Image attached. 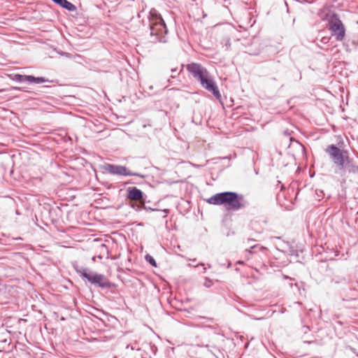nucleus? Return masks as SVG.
Instances as JSON below:
<instances>
[{"label": "nucleus", "instance_id": "31", "mask_svg": "<svg viewBox=\"0 0 358 358\" xmlns=\"http://www.w3.org/2000/svg\"><path fill=\"white\" fill-rule=\"evenodd\" d=\"M284 134H285V136H289V131L288 129L285 130V131H284Z\"/></svg>", "mask_w": 358, "mask_h": 358}, {"label": "nucleus", "instance_id": "6", "mask_svg": "<svg viewBox=\"0 0 358 358\" xmlns=\"http://www.w3.org/2000/svg\"><path fill=\"white\" fill-rule=\"evenodd\" d=\"M327 27L331 36L334 37L336 41H343L345 38L346 29L339 15L334 12L331 13L327 15Z\"/></svg>", "mask_w": 358, "mask_h": 358}, {"label": "nucleus", "instance_id": "7", "mask_svg": "<svg viewBox=\"0 0 358 358\" xmlns=\"http://www.w3.org/2000/svg\"><path fill=\"white\" fill-rule=\"evenodd\" d=\"M100 169L106 171L111 175H117L120 176H136L141 178H145L146 176L140 173L133 172L128 167L124 165L103 163L100 166Z\"/></svg>", "mask_w": 358, "mask_h": 358}, {"label": "nucleus", "instance_id": "9", "mask_svg": "<svg viewBox=\"0 0 358 358\" xmlns=\"http://www.w3.org/2000/svg\"><path fill=\"white\" fill-rule=\"evenodd\" d=\"M125 199L127 200L145 202L147 196L141 189L135 186H132L126 189Z\"/></svg>", "mask_w": 358, "mask_h": 358}, {"label": "nucleus", "instance_id": "44", "mask_svg": "<svg viewBox=\"0 0 358 358\" xmlns=\"http://www.w3.org/2000/svg\"><path fill=\"white\" fill-rule=\"evenodd\" d=\"M16 214H17V215H19V214H20V213L18 212V210H16Z\"/></svg>", "mask_w": 358, "mask_h": 358}, {"label": "nucleus", "instance_id": "25", "mask_svg": "<svg viewBox=\"0 0 358 358\" xmlns=\"http://www.w3.org/2000/svg\"><path fill=\"white\" fill-rule=\"evenodd\" d=\"M202 327L206 328V329H209L211 330H215L217 329V327L214 326V325H203Z\"/></svg>", "mask_w": 358, "mask_h": 358}, {"label": "nucleus", "instance_id": "39", "mask_svg": "<svg viewBox=\"0 0 358 358\" xmlns=\"http://www.w3.org/2000/svg\"><path fill=\"white\" fill-rule=\"evenodd\" d=\"M49 87H50V86H49V85H44V86L41 87V88H43V89L49 88Z\"/></svg>", "mask_w": 358, "mask_h": 358}, {"label": "nucleus", "instance_id": "19", "mask_svg": "<svg viewBox=\"0 0 358 358\" xmlns=\"http://www.w3.org/2000/svg\"><path fill=\"white\" fill-rule=\"evenodd\" d=\"M125 350H127V353H128L129 350H131V351L140 350V348L138 347H137L136 344H128L126 346Z\"/></svg>", "mask_w": 358, "mask_h": 358}, {"label": "nucleus", "instance_id": "15", "mask_svg": "<svg viewBox=\"0 0 358 358\" xmlns=\"http://www.w3.org/2000/svg\"><path fill=\"white\" fill-rule=\"evenodd\" d=\"M99 313H100L103 317L106 320V323L107 322H111L112 320H116V317L115 316H113L107 313H106L103 310H96Z\"/></svg>", "mask_w": 358, "mask_h": 358}, {"label": "nucleus", "instance_id": "49", "mask_svg": "<svg viewBox=\"0 0 358 358\" xmlns=\"http://www.w3.org/2000/svg\"><path fill=\"white\" fill-rule=\"evenodd\" d=\"M357 355L358 356V353L357 354Z\"/></svg>", "mask_w": 358, "mask_h": 358}, {"label": "nucleus", "instance_id": "12", "mask_svg": "<svg viewBox=\"0 0 358 358\" xmlns=\"http://www.w3.org/2000/svg\"><path fill=\"white\" fill-rule=\"evenodd\" d=\"M284 245H287L288 246L287 250L284 251L281 250L280 251L285 253L286 252L289 255L294 257L296 258V262H301V261L299 259V257L300 252L302 251L295 249L294 246L289 245V242H284Z\"/></svg>", "mask_w": 358, "mask_h": 358}, {"label": "nucleus", "instance_id": "43", "mask_svg": "<svg viewBox=\"0 0 358 358\" xmlns=\"http://www.w3.org/2000/svg\"><path fill=\"white\" fill-rule=\"evenodd\" d=\"M152 88H153V87H152V86H150V87H149V89H150V90H152Z\"/></svg>", "mask_w": 358, "mask_h": 358}, {"label": "nucleus", "instance_id": "11", "mask_svg": "<svg viewBox=\"0 0 358 358\" xmlns=\"http://www.w3.org/2000/svg\"><path fill=\"white\" fill-rule=\"evenodd\" d=\"M343 166L340 171L358 176V166L355 163L352 158L350 157L349 162H346Z\"/></svg>", "mask_w": 358, "mask_h": 358}, {"label": "nucleus", "instance_id": "4", "mask_svg": "<svg viewBox=\"0 0 358 358\" xmlns=\"http://www.w3.org/2000/svg\"><path fill=\"white\" fill-rule=\"evenodd\" d=\"M150 31V42L166 43L168 29L162 15L155 8H152L148 15Z\"/></svg>", "mask_w": 358, "mask_h": 358}, {"label": "nucleus", "instance_id": "8", "mask_svg": "<svg viewBox=\"0 0 358 358\" xmlns=\"http://www.w3.org/2000/svg\"><path fill=\"white\" fill-rule=\"evenodd\" d=\"M6 76L11 80L15 81L20 84L27 83L28 85L41 84L45 83H52L53 80H50L43 76H35L34 75H25L18 73H8Z\"/></svg>", "mask_w": 358, "mask_h": 358}, {"label": "nucleus", "instance_id": "10", "mask_svg": "<svg viewBox=\"0 0 358 358\" xmlns=\"http://www.w3.org/2000/svg\"><path fill=\"white\" fill-rule=\"evenodd\" d=\"M42 213H48L51 222L54 223L56 222L61 216L62 210L59 207H52L50 205H47L43 207Z\"/></svg>", "mask_w": 358, "mask_h": 358}, {"label": "nucleus", "instance_id": "36", "mask_svg": "<svg viewBox=\"0 0 358 358\" xmlns=\"http://www.w3.org/2000/svg\"><path fill=\"white\" fill-rule=\"evenodd\" d=\"M303 328H305L304 333H306L307 330H310L309 327L308 326H304Z\"/></svg>", "mask_w": 358, "mask_h": 358}, {"label": "nucleus", "instance_id": "14", "mask_svg": "<svg viewBox=\"0 0 358 358\" xmlns=\"http://www.w3.org/2000/svg\"><path fill=\"white\" fill-rule=\"evenodd\" d=\"M144 258L146 262L148 263L150 266L155 268L157 267V263L155 258L151 255L146 254Z\"/></svg>", "mask_w": 358, "mask_h": 358}, {"label": "nucleus", "instance_id": "17", "mask_svg": "<svg viewBox=\"0 0 358 358\" xmlns=\"http://www.w3.org/2000/svg\"><path fill=\"white\" fill-rule=\"evenodd\" d=\"M55 50L56 51V52L58 55H59L61 56H63V57H65L69 58V59L73 58V55L69 52H64L61 50H57V49H55Z\"/></svg>", "mask_w": 358, "mask_h": 358}, {"label": "nucleus", "instance_id": "48", "mask_svg": "<svg viewBox=\"0 0 358 358\" xmlns=\"http://www.w3.org/2000/svg\"><path fill=\"white\" fill-rule=\"evenodd\" d=\"M111 293L115 294V291H111Z\"/></svg>", "mask_w": 358, "mask_h": 358}, {"label": "nucleus", "instance_id": "50", "mask_svg": "<svg viewBox=\"0 0 358 358\" xmlns=\"http://www.w3.org/2000/svg\"><path fill=\"white\" fill-rule=\"evenodd\" d=\"M357 24H358V21H357Z\"/></svg>", "mask_w": 358, "mask_h": 358}, {"label": "nucleus", "instance_id": "3", "mask_svg": "<svg viewBox=\"0 0 358 358\" xmlns=\"http://www.w3.org/2000/svg\"><path fill=\"white\" fill-rule=\"evenodd\" d=\"M73 268L83 280L94 287L101 289H116L117 287V285L110 281L104 274L92 271L88 268L78 264H74Z\"/></svg>", "mask_w": 358, "mask_h": 358}, {"label": "nucleus", "instance_id": "30", "mask_svg": "<svg viewBox=\"0 0 358 358\" xmlns=\"http://www.w3.org/2000/svg\"><path fill=\"white\" fill-rule=\"evenodd\" d=\"M236 264H239V265L244 264V262L242 260H238V262H236Z\"/></svg>", "mask_w": 358, "mask_h": 358}, {"label": "nucleus", "instance_id": "20", "mask_svg": "<svg viewBox=\"0 0 358 358\" xmlns=\"http://www.w3.org/2000/svg\"><path fill=\"white\" fill-rule=\"evenodd\" d=\"M203 285L206 287V288H210L213 285V280L209 278L208 277H206L205 278V282L203 283Z\"/></svg>", "mask_w": 358, "mask_h": 358}, {"label": "nucleus", "instance_id": "41", "mask_svg": "<svg viewBox=\"0 0 358 358\" xmlns=\"http://www.w3.org/2000/svg\"><path fill=\"white\" fill-rule=\"evenodd\" d=\"M15 240H22V238L20 236H19V237L16 238Z\"/></svg>", "mask_w": 358, "mask_h": 358}, {"label": "nucleus", "instance_id": "24", "mask_svg": "<svg viewBox=\"0 0 358 358\" xmlns=\"http://www.w3.org/2000/svg\"><path fill=\"white\" fill-rule=\"evenodd\" d=\"M127 185H140L139 182H135L132 180H129L124 182V185L126 186Z\"/></svg>", "mask_w": 358, "mask_h": 358}, {"label": "nucleus", "instance_id": "21", "mask_svg": "<svg viewBox=\"0 0 358 358\" xmlns=\"http://www.w3.org/2000/svg\"><path fill=\"white\" fill-rule=\"evenodd\" d=\"M130 206L134 210H136V212H140L142 210H143V206H140V205H138V204H132V205H130Z\"/></svg>", "mask_w": 358, "mask_h": 358}, {"label": "nucleus", "instance_id": "32", "mask_svg": "<svg viewBox=\"0 0 358 358\" xmlns=\"http://www.w3.org/2000/svg\"><path fill=\"white\" fill-rule=\"evenodd\" d=\"M177 71H178V69H177V68H173V69H171V71L172 73H176V72H177Z\"/></svg>", "mask_w": 358, "mask_h": 358}, {"label": "nucleus", "instance_id": "26", "mask_svg": "<svg viewBox=\"0 0 358 358\" xmlns=\"http://www.w3.org/2000/svg\"><path fill=\"white\" fill-rule=\"evenodd\" d=\"M200 317L202 319L206 320L208 321H210V322H213L215 320L213 317H206V316H200Z\"/></svg>", "mask_w": 358, "mask_h": 358}, {"label": "nucleus", "instance_id": "47", "mask_svg": "<svg viewBox=\"0 0 358 358\" xmlns=\"http://www.w3.org/2000/svg\"><path fill=\"white\" fill-rule=\"evenodd\" d=\"M146 202H148V203H149V202H150V201L146 199V201H145V203H146Z\"/></svg>", "mask_w": 358, "mask_h": 358}, {"label": "nucleus", "instance_id": "18", "mask_svg": "<svg viewBox=\"0 0 358 358\" xmlns=\"http://www.w3.org/2000/svg\"><path fill=\"white\" fill-rule=\"evenodd\" d=\"M8 91H12V90H15V91H19V92H27L28 90H27V87H17V86H12L10 87L8 90H7Z\"/></svg>", "mask_w": 358, "mask_h": 358}, {"label": "nucleus", "instance_id": "38", "mask_svg": "<svg viewBox=\"0 0 358 358\" xmlns=\"http://www.w3.org/2000/svg\"><path fill=\"white\" fill-rule=\"evenodd\" d=\"M231 262H228L227 265V268H229V267H231Z\"/></svg>", "mask_w": 358, "mask_h": 358}, {"label": "nucleus", "instance_id": "2", "mask_svg": "<svg viewBox=\"0 0 358 358\" xmlns=\"http://www.w3.org/2000/svg\"><path fill=\"white\" fill-rule=\"evenodd\" d=\"M206 202L211 205L223 206L228 211H238L249 206V202L242 194L232 191L216 193L207 199Z\"/></svg>", "mask_w": 358, "mask_h": 358}, {"label": "nucleus", "instance_id": "34", "mask_svg": "<svg viewBox=\"0 0 358 358\" xmlns=\"http://www.w3.org/2000/svg\"><path fill=\"white\" fill-rule=\"evenodd\" d=\"M231 234H234V231H228L227 234H226L227 236H230Z\"/></svg>", "mask_w": 358, "mask_h": 358}, {"label": "nucleus", "instance_id": "33", "mask_svg": "<svg viewBox=\"0 0 358 358\" xmlns=\"http://www.w3.org/2000/svg\"><path fill=\"white\" fill-rule=\"evenodd\" d=\"M285 6L287 8V12L289 13V7H288V5H287V3L286 1H285Z\"/></svg>", "mask_w": 358, "mask_h": 358}, {"label": "nucleus", "instance_id": "29", "mask_svg": "<svg viewBox=\"0 0 358 358\" xmlns=\"http://www.w3.org/2000/svg\"><path fill=\"white\" fill-rule=\"evenodd\" d=\"M96 257H98V258H99V259H102V256L99 255H97V256H94V257H92V261H94V262H95V261H96Z\"/></svg>", "mask_w": 358, "mask_h": 358}, {"label": "nucleus", "instance_id": "45", "mask_svg": "<svg viewBox=\"0 0 358 358\" xmlns=\"http://www.w3.org/2000/svg\"><path fill=\"white\" fill-rule=\"evenodd\" d=\"M138 17L140 18L141 17V14H138Z\"/></svg>", "mask_w": 358, "mask_h": 358}, {"label": "nucleus", "instance_id": "27", "mask_svg": "<svg viewBox=\"0 0 358 358\" xmlns=\"http://www.w3.org/2000/svg\"><path fill=\"white\" fill-rule=\"evenodd\" d=\"M316 194H317V196H318L319 197H320V196H323V195H324V192H323V190H322V189H317V190H316Z\"/></svg>", "mask_w": 358, "mask_h": 358}, {"label": "nucleus", "instance_id": "42", "mask_svg": "<svg viewBox=\"0 0 358 358\" xmlns=\"http://www.w3.org/2000/svg\"><path fill=\"white\" fill-rule=\"evenodd\" d=\"M275 238H276V239H280L281 238H280V236H276V237H275Z\"/></svg>", "mask_w": 358, "mask_h": 358}, {"label": "nucleus", "instance_id": "23", "mask_svg": "<svg viewBox=\"0 0 358 358\" xmlns=\"http://www.w3.org/2000/svg\"><path fill=\"white\" fill-rule=\"evenodd\" d=\"M143 210H145L147 212H149V211L152 212V211H159V210H160L158 208H152V207H150V206H146L145 205H143Z\"/></svg>", "mask_w": 358, "mask_h": 358}, {"label": "nucleus", "instance_id": "16", "mask_svg": "<svg viewBox=\"0 0 358 358\" xmlns=\"http://www.w3.org/2000/svg\"><path fill=\"white\" fill-rule=\"evenodd\" d=\"M10 341L11 339L9 334H8V336H5V337H3L2 340H1L0 348H2V350H6L5 345H7L8 346H9L10 344Z\"/></svg>", "mask_w": 358, "mask_h": 358}, {"label": "nucleus", "instance_id": "37", "mask_svg": "<svg viewBox=\"0 0 358 358\" xmlns=\"http://www.w3.org/2000/svg\"><path fill=\"white\" fill-rule=\"evenodd\" d=\"M303 328H305L304 333H306L307 330H310L309 327L308 326H304Z\"/></svg>", "mask_w": 358, "mask_h": 358}, {"label": "nucleus", "instance_id": "1", "mask_svg": "<svg viewBox=\"0 0 358 358\" xmlns=\"http://www.w3.org/2000/svg\"><path fill=\"white\" fill-rule=\"evenodd\" d=\"M186 70L199 83L202 88L210 92L221 104L224 103L217 83L206 67L199 63L191 62L186 65Z\"/></svg>", "mask_w": 358, "mask_h": 358}, {"label": "nucleus", "instance_id": "13", "mask_svg": "<svg viewBox=\"0 0 358 358\" xmlns=\"http://www.w3.org/2000/svg\"><path fill=\"white\" fill-rule=\"evenodd\" d=\"M257 249L262 252H264L265 250H267V248L263 245H260L259 244L254 245L251 246L249 249L247 250L250 253H256Z\"/></svg>", "mask_w": 358, "mask_h": 358}, {"label": "nucleus", "instance_id": "46", "mask_svg": "<svg viewBox=\"0 0 358 358\" xmlns=\"http://www.w3.org/2000/svg\"><path fill=\"white\" fill-rule=\"evenodd\" d=\"M252 54H253V55H257V54H258V52H253Z\"/></svg>", "mask_w": 358, "mask_h": 358}, {"label": "nucleus", "instance_id": "22", "mask_svg": "<svg viewBox=\"0 0 358 358\" xmlns=\"http://www.w3.org/2000/svg\"><path fill=\"white\" fill-rule=\"evenodd\" d=\"M91 315L93 317H94L95 319H97L100 322H101L103 324V325H106V320L103 317H101L100 315H95L94 313H91Z\"/></svg>", "mask_w": 358, "mask_h": 358}, {"label": "nucleus", "instance_id": "35", "mask_svg": "<svg viewBox=\"0 0 358 358\" xmlns=\"http://www.w3.org/2000/svg\"><path fill=\"white\" fill-rule=\"evenodd\" d=\"M303 328H305L304 333H306L307 330H310L309 327L308 326H304Z\"/></svg>", "mask_w": 358, "mask_h": 358}, {"label": "nucleus", "instance_id": "40", "mask_svg": "<svg viewBox=\"0 0 358 358\" xmlns=\"http://www.w3.org/2000/svg\"><path fill=\"white\" fill-rule=\"evenodd\" d=\"M248 241L250 242V241H255V240L253 238H248Z\"/></svg>", "mask_w": 358, "mask_h": 358}, {"label": "nucleus", "instance_id": "28", "mask_svg": "<svg viewBox=\"0 0 358 358\" xmlns=\"http://www.w3.org/2000/svg\"><path fill=\"white\" fill-rule=\"evenodd\" d=\"M329 41V38L325 36V37H322V39H321V41L322 43H327Z\"/></svg>", "mask_w": 358, "mask_h": 358}, {"label": "nucleus", "instance_id": "5", "mask_svg": "<svg viewBox=\"0 0 358 358\" xmlns=\"http://www.w3.org/2000/svg\"><path fill=\"white\" fill-rule=\"evenodd\" d=\"M338 145L339 147L336 144L329 145L325 149V152L329 155L334 164L340 171L344 167L343 166L346 162H349L350 157L349 150L343 148L344 145L343 141L338 142Z\"/></svg>", "mask_w": 358, "mask_h": 358}]
</instances>
